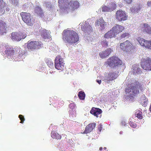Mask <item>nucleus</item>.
I'll list each match as a JSON object with an SVG mask.
<instances>
[{
	"instance_id": "obj_1",
	"label": "nucleus",
	"mask_w": 151,
	"mask_h": 151,
	"mask_svg": "<svg viewBox=\"0 0 151 151\" xmlns=\"http://www.w3.org/2000/svg\"><path fill=\"white\" fill-rule=\"evenodd\" d=\"M62 39L67 44L71 45L79 40L77 33L73 30H65L62 33Z\"/></svg>"
},
{
	"instance_id": "obj_2",
	"label": "nucleus",
	"mask_w": 151,
	"mask_h": 151,
	"mask_svg": "<svg viewBox=\"0 0 151 151\" xmlns=\"http://www.w3.org/2000/svg\"><path fill=\"white\" fill-rule=\"evenodd\" d=\"M58 3L60 8L66 11H74L79 6V3L77 1L59 0Z\"/></svg>"
},
{
	"instance_id": "obj_3",
	"label": "nucleus",
	"mask_w": 151,
	"mask_h": 151,
	"mask_svg": "<svg viewBox=\"0 0 151 151\" xmlns=\"http://www.w3.org/2000/svg\"><path fill=\"white\" fill-rule=\"evenodd\" d=\"M105 63L111 67L114 68L122 64V60L118 57L114 56L109 58Z\"/></svg>"
},
{
	"instance_id": "obj_4",
	"label": "nucleus",
	"mask_w": 151,
	"mask_h": 151,
	"mask_svg": "<svg viewBox=\"0 0 151 151\" xmlns=\"http://www.w3.org/2000/svg\"><path fill=\"white\" fill-rule=\"evenodd\" d=\"M64 61L61 57L58 55L57 56L55 60V66L56 69L62 71L64 68Z\"/></svg>"
},
{
	"instance_id": "obj_5",
	"label": "nucleus",
	"mask_w": 151,
	"mask_h": 151,
	"mask_svg": "<svg viewBox=\"0 0 151 151\" xmlns=\"http://www.w3.org/2000/svg\"><path fill=\"white\" fill-rule=\"evenodd\" d=\"M141 67L146 70H151V60L149 57L142 58L141 62Z\"/></svg>"
},
{
	"instance_id": "obj_6",
	"label": "nucleus",
	"mask_w": 151,
	"mask_h": 151,
	"mask_svg": "<svg viewBox=\"0 0 151 151\" xmlns=\"http://www.w3.org/2000/svg\"><path fill=\"white\" fill-rule=\"evenodd\" d=\"M11 35L12 40L19 41L22 39H24L27 36V34L24 32H13L12 33Z\"/></svg>"
},
{
	"instance_id": "obj_7",
	"label": "nucleus",
	"mask_w": 151,
	"mask_h": 151,
	"mask_svg": "<svg viewBox=\"0 0 151 151\" xmlns=\"http://www.w3.org/2000/svg\"><path fill=\"white\" fill-rule=\"evenodd\" d=\"M20 15L23 21L28 25L31 26L34 23V21L32 20L30 13L22 12Z\"/></svg>"
},
{
	"instance_id": "obj_8",
	"label": "nucleus",
	"mask_w": 151,
	"mask_h": 151,
	"mask_svg": "<svg viewBox=\"0 0 151 151\" xmlns=\"http://www.w3.org/2000/svg\"><path fill=\"white\" fill-rule=\"evenodd\" d=\"M42 43L40 41H29L27 42V48L30 50H35L40 49L42 45Z\"/></svg>"
},
{
	"instance_id": "obj_9",
	"label": "nucleus",
	"mask_w": 151,
	"mask_h": 151,
	"mask_svg": "<svg viewBox=\"0 0 151 151\" xmlns=\"http://www.w3.org/2000/svg\"><path fill=\"white\" fill-rule=\"evenodd\" d=\"M120 46L121 49L124 51L128 52L133 48V45L128 40L121 43Z\"/></svg>"
},
{
	"instance_id": "obj_10",
	"label": "nucleus",
	"mask_w": 151,
	"mask_h": 151,
	"mask_svg": "<svg viewBox=\"0 0 151 151\" xmlns=\"http://www.w3.org/2000/svg\"><path fill=\"white\" fill-rule=\"evenodd\" d=\"M115 16L116 19L119 21L126 20L127 18V15L125 12L120 9L116 11Z\"/></svg>"
},
{
	"instance_id": "obj_11",
	"label": "nucleus",
	"mask_w": 151,
	"mask_h": 151,
	"mask_svg": "<svg viewBox=\"0 0 151 151\" xmlns=\"http://www.w3.org/2000/svg\"><path fill=\"white\" fill-rule=\"evenodd\" d=\"M134 86L133 87L132 90H133V93L132 95H133L134 96H135L136 95L139 93V91L137 88H138L141 91H142L143 90L144 88H142V85L139 83L138 82L135 81L134 83Z\"/></svg>"
},
{
	"instance_id": "obj_12",
	"label": "nucleus",
	"mask_w": 151,
	"mask_h": 151,
	"mask_svg": "<svg viewBox=\"0 0 151 151\" xmlns=\"http://www.w3.org/2000/svg\"><path fill=\"white\" fill-rule=\"evenodd\" d=\"M124 28L123 26L116 24L112 28L111 30L116 36L122 32L124 29Z\"/></svg>"
},
{
	"instance_id": "obj_13",
	"label": "nucleus",
	"mask_w": 151,
	"mask_h": 151,
	"mask_svg": "<svg viewBox=\"0 0 151 151\" xmlns=\"http://www.w3.org/2000/svg\"><path fill=\"white\" fill-rule=\"evenodd\" d=\"M137 41L142 46L147 48L150 41H147L140 37L137 38Z\"/></svg>"
},
{
	"instance_id": "obj_14",
	"label": "nucleus",
	"mask_w": 151,
	"mask_h": 151,
	"mask_svg": "<svg viewBox=\"0 0 151 151\" xmlns=\"http://www.w3.org/2000/svg\"><path fill=\"white\" fill-rule=\"evenodd\" d=\"M110 7L106 6H103L101 7V10L103 12H110L113 10L115 9L116 7V5L114 4L111 3L109 6Z\"/></svg>"
},
{
	"instance_id": "obj_15",
	"label": "nucleus",
	"mask_w": 151,
	"mask_h": 151,
	"mask_svg": "<svg viewBox=\"0 0 151 151\" xmlns=\"http://www.w3.org/2000/svg\"><path fill=\"white\" fill-rule=\"evenodd\" d=\"M2 46H4L5 47L6 50H5V52L7 55L11 56L13 55L15 53V50L14 48H11L9 47L8 45H2Z\"/></svg>"
},
{
	"instance_id": "obj_16",
	"label": "nucleus",
	"mask_w": 151,
	"mask_h": 151,
	"mask_svg": "<svg viewBox=\"0 0 151 151\" xmlns=\"http://www.w3.org/2000/svg\"><path fill=\"white\" fill-rule=\"evenodd\" d=\"M96 125L95 123L89 124L86 126L85 130L83 134H87L91 132L94 129Z\"/></svg>"
},
{
	"instance_id": "obj_17",
	"label": "nucleus",
	"mask_w": 151,
	"mask_h": 151,
	"mask_svg": "<svg viewBox=\"0 0 151 151\" xmlns=\"http://www.w3.org/2000/svg\"><path fill=\"white\" fill-rule=\"evenodd\" d=\"M112 50L110 48H108L106 50L103 52H101L99 53L100 57L102 58H104L108 56L112 52Z\"/></svg>"
},
{
	"instance_id": "obj_18",
	"label": "nucleus",
	"mask_w": 151,
	"mask_h": 151,
	"mask_svg": "<svg viewBox=\"0 0 151 151\" xmlns=\"http://www.w3.org/2000/svg\"><path fill=\"white\" fill-rule=\"evenodd\" d=\"M102 112V110L99 108L93 107L90 111V113L97 117L98 116L101 114Z\"/></svg>"
},
{
	"instance_id": "obj_19",
	"label": "nucleus",
	"mask_w": 151,
	"mask_h": 151,
	"mask_svg": "<svg viewBox=\"0 0 151 151\" xmlns=\"http://www.w3.org/2000/svg\"><path fill=\"white\" fill-rule=\"evenodd\" d=\"M132 71L134 75H136L142 73V71L139 65H134L132 66Z\"/></svg>"
},
{
	"instance_id": "obj_20",
	"label": "nucleus",
	"mask_w": 151,
	"mask_h": 151,
	"mask_svg": "<svg viewBox=\"0 0 151 151\" xmlns=\"http://www.w3.org/2000/svg\"><path fill=\"white\" fill-rule=\"evenodd\" d=\"M142 29L143 32L151 34V27L148 24L144 23L142 28Z\"/></svg>"
},
{
	"instance_id": "obj_21",
	"label": "nucleus",
	"mask_w": 151,
	"mask_h": 151,
	"mask_svg": "<svg viewBox=\"0 0 151 151\" xmlns=\"http://www.w3.org/2000/svg\"><path fill=\"white\" fill-rule=\"evenodd\" d=\"M6 23L2 20H0V33L1 35L6 33Z\"/></svg>"
},
{
	"instance_id": "obj_22",
	"label": "nucleus",
	"mask_w": 151,
	"mask_h": 151,
	"mask_svg": "<svg viewBox=\"0 0 151 151\" xmlns=\"http://www.w3.org/2000/svg\"><path fill=\"white\" fill-rule=\"evenodd\" d=\"M41 36L45 39H49L50 38V35L49 31L45 29H43L41 30Z\"/></svg>"
},
{
	"instance_id": "obj_23",
	"label": "nucleus",
	"mask_w": 151,
	"mask_h": 151,
	"mask_svg": "<svg viewBox=\"0 0 151 151\" xmlns=\"http://www.w3.org/2000/svg\"><path fill=\"white\" fill-rule=\"evenodd\" d=\"M116 77L115 73L112 72L109 73L108 75L106 76V79L108 81H110L115 79Z\"/></svg>"
},
{
	"instance_id": "obj_24",
	"label": "nucleus",
	"mask_w": 151,
	"mask_h": 151,
	"mask_svg": "<svg viewBox=\"0 0 151 151\" xmlns=\"http://www.w3.org/2000/svg\"><path fill=\"white\" fill-rule=\"evenodd\" d=\"M35 12L38 15L40 16L41 17H42L44 16V13L42 10L40 6H36L35 8Z\"/></svg>"
},
{
	"instance_id": "obj_25",
	"label": "nucleus",
	"mask_w": 151,
	"mask_h": 151,
	"mask_svg": "<svg viewBox=\"0 0 151 151\" xmlns=\"http://www.w3.org/2000/svg\"><path fill=\"white\" fill-rule=\"evenodd\" d=\"M82 30L85 33H89L92 32L93 29L90 25H88L86 26H83L82 27Z\"/></svg>"
},
{
	"instance_id": "obj_26",
	"label": "nucleus",
	"mask_w": 151,
	"mask_h": 151,
	"mask_svg": "<svg viewBox=\"0 0 151 151\" xmlns=\"http://www.w3.org/2000/svg\"><path fill=\"white\" fill-rule=\"evenodd\" d=\"M115 36L112 30L111 29L109 31L105 34L104 35V37L106 38H111L112 37H115Z\"/></svg>"
},
{
	"instance_id": "obj_27",
	"label": "nucleus",
	"mask_w": 151,
	"mask_h": 151,
	"mask_svg": "<svg viewBox=\"0 0 151 151\" xmlns=\"http://www.w3.org/2000/svg\"><path fill=\"white\" fill-rule=\"evenodd\" d=\"M133 86H134V83H132L131 85H128V88H126L125 90L126 93H129L132 91L131 93H130V94L132 96H134L133 95H132L133 93V90L132 89Z\"/></svg>"
},
{
	"instance_id": "obj_28",
	"label": "nucleus",
	"mask_w": 151,
	"mask_h": 151,
	"mask_svg": "<svg viewBox=\"0 0 151 151\" xmlns=\"http://www.w3.org/2000/svg\"><path fill=\"white\" fill-rule=\"evenodd\" d=\"M51 137L53 139H61V136L57 132L55 131H52L51 133Z\"/></svg>"
},
{
	"instance_id": "obj_29",
	"label": "nucleus",
	"mask_w": 151,
	"mask_h": 151,
	"mask_svg": "<svg viewBox=\"0 0 151 151\" xmlns=\"http://www.w3.org/2000/svg\"><path fill=\"white\" fill-rule=\"evenodd\" d=\"M78 96L80 100H83L85 99L86 95L84 92L81 91L78 92Z\"/></svg>"
},
{
	"instance_id": "obj_30",
	"label": "nucleus",
	"mask_w": 151,
	"mask_h": 151,
	"mask_svg": "<svg viewBox=\"0 0 151 151\" xmlns=\"http://www.w3.org/2000/svg\"><path fill=\"white\" fill-rule=\"evenodd\" d=\"M105 22H104V20L103 19L102 17H101L99 19L97 20L95 22V24L96 26H99V25H100L101 24H103Z\"/></svg>"
},
{
	"instance_id": "obj_31",
	"label": "nucleus",
	"mask_w": 151,
	"mask_h": 151,
	"mask_svg": "<svg viewBox=\"0 0 151 151\" xmlns=\"http://www.w3.org/2000/svg\"><path fill=\"white\" fill-rule=\"evenodd\" d=\"M135 115L138 118L141 119L142 118V112L139 110L137 111L135 113Z\"/></svg>"
},
{
	"instance_id": "obj_32",
	"label": "nucleus",
	"mask_w": 151,
	"mask_h": 151,
	"mask_svg": "<svg viewBox=\"0 0 151 151\" xmlns=\"http://www.w3.org/2000/svg\"><path fill=\"white\" fill-rule=\"evenodd\" d=\"M129 33H128L125 32L124 33H123L121 35V38H124L126 37L127 38L129 37Z\"/></svg>"
},
{
	"instance_id": "obj_33",
	"label": "nucleus",
	"mask_w": 151,
	"mask_h": 151,
	"mask_svg": "<svg viewBox=\"0 0 151 151\" xmlns=\"http://www.w3.org/2000/svg\"><path fill=\"white\" fill-rule=\"evenodd\" d=\"M19 117L21 120L20 123H23L24 121L25 120V119L24 116L20 114L19 115Z\"/></svg>"
},
{
	"instance_id": "obj_34",
	"label": "nucleus",
	"mask_w": 151,
	"mask_h": 151,
	"mask_svg": "<svg viewBox=\"0 0 151 151\" xmlns=\"http://www.w3.org/2000/svg\"><path fill=\"white\" fill-rule=\"evenodd\" d=\"M129 124L131 127L133 128H135L137 127L136 124L134 122H129Z\"/></svg>"
},
{
	"instance_id": "obj_35",
	"label": "nucleus",
	"mask_w": 151,
	"mask_h": 151,
	"mask_svg": "<svg viewBox=\"0 0 151 151\" xmlns=\"http://www.w3.org/2000/svg\"><path fill=\"white\" fill-rule=\"evenodd\" d=\"M14 49L15 50V53H19L20 52L21 49L19 47H16L14 48Z\"/></svg>"
},
{
	"instance_id": "obj_36",
	"label": "nucleus",
	"mask_w": 151,
	"mask_h": 151,
	"mask_svg": "<svg viewBox=\"0 0 151 151\" xmlns=\"http://www.w3.org/2000/svg\"><path fill=\"white\" fill-rule=\"evenodd\" d=\"M69 107L70 109H73L75 107V105L74 103H71L69 104Z\"/></svg>"
},
{
	"instance_id": "obj_37",
	"label": "nucleus",
	"mask_w": 151,
	"mask_h": 151,
	"mask_svg": "<svg viewBox=\"0 0 151 151\" xmlns=\"http://www.w3.org/2000/svg\"><path fill=\"white\" fill-rule=\"evenodd\" d=\"M64 101L62 100H60L58 101L59 107L63 106L64 104Z\"/></svg>"
},
{
	"instance_id": "obj_38",
	"label": "nucleus",
	"mask_w": 151,
	"mask_h": 151,
	"mask_svg": "<svg viewBox=\"0 0 151 151\" xmlns=\"http://www.w3.org/2000/svg\"><path fill=\"white\" fill-rule=\"evenodd\" d=\"M106 24L105 22L103 23V24H101L100 25V27H101V29L103 30L105 29L106 28Z\"/></svg>"
},
{
	"instance_id": "obj_39",
	"label": "nucleus",
	"mask_w": 151,
	"mask_h": 151,
	"mask_svg": "<svg viewBox=\"0 0 151 151\" xmlns=\"http://www.w3.org/2000/svg\"><path fill=\"white\" fill-rule=\"evenodd\" d=\"M108 42L104 41L102 42V44L104 46H106V47H107L108 46Z\"/></svg>"
},
{
	"instance_id": "obj_40",
	"label": "nucleus",
	"mask_w": 151,
	"mask_h": 151,
	"mask_svg": "<svg viewBox=\"0 0 151 151\" xmlns=\"http://www.w3.org/2000/svg\"><path fill=\"white\" fill-rule=\"evenodd\" d=\"M102 125L101 124H100L98 126V129L99 131V132H101L102 130Z\"/></svg>"
},
{
	"instance_id": "obj_41",
	"label": "nucleus",
	"mask_w": 151,
	"mask_h": 151,
	"mask_svg": "<svg viewBox=\"0 0 151 151\" xmlns=\"http://www.w3.org/2000/svg\"><path fill=\"white\" fill-rule=\"evenodd\" d=\"M125 3L128 4H130L132 1V0H123Z\"/></svg>"
},
{
	"instance_id": "obj_42",
	"label": "nucleus",
	"mask_w": 151,
	"mask_h": 151,
	"mask_svg": "<svg viewBox=\"0 0 151 151\" xmlns=\"http://www.w3.org/2000/svg\"><path fill=\"white\" fill-rule=\"evenodd\" d=\"M130 10H131V12H132L134 13V12H135V8L131 7L130 8Z\"/></svg>"
},
{
	"instance_id": "obj_43",
	"label": "nucleus",
	"mask_w": 151,
	"mask_h": 151,
	"mask_svg": "<svg viewBox=\"0 0 151 151\" xmlns=\"http://www.w3.org/2000/svg\"><path fill=\"white\" fill-rule=\"evenodd\" d=\"M149 42L147 48L151 49V41H150Z\"/></svg>"
},
{
	"instance_id": "obj_44",
	"label": "nucleus",
	"mask_w": 151,
	"mask_h": 151,
	"mask_svg": "<svg viewBox=\"0 0 151 151\" xmlns=\"http://www.w3.org/2000/svg\"><path fill=\"white\" fill-rule=\"evenodd\" d=\"M147 5L148 6H151V1L147 2Z\"/></svg>"
},
{
	"instance_id": "obj_45",
	"label": "nucleus",
	"mask_w": 151,
	"mask_h": 151,
	"mask_svg": "<svg viewBox=\"0 0 151 151\" xmlns=\"http://www.w3.org/2000/svg\"><path fill=\"white\" fill-rule=\"evenodd\" d=\"M96 81L99 84H100L101 82V81L100 80H97Z\"/></svg>"
},
{
	"instance_id": "obj_46",
	"label": "nucleus",
	"mask_w": 151,
	"mask_h": 151,
	"mask_svg": "<svg viewBox=\"0 0 151 151\" xmlns=\"http://www.w3.org/2000/svg\"><path fill=\"white\" fill-rule=\"evenodd\" d=\"M53 63L52 62H50V65L49 66V67H50V66H53Z\"/></svg>"
},
{
	"instance_id": "obj_47",
	"label": "nucleus",
	"mask_w": 151,
	"mask_h": 151,
	"mask_svg": "<svg viewBox=\"0 0 151 151\" xmlns=\"http://www.w3.org/2000/svg\"><path fill=\"white\" fill-rule=\"evenodd\" d=\"M121 124H122V125L124 124H124H125V122H121Z\"/></svg>"
},
{
	"instance_id": "obj_48",
	"label": "nucleus",
	"mask_w": 151,
	"mask_h": 151,
	"mask_svg": "<svg viewBox=\"0 0 151 151\" xmlns=\"http://www.w3.org/2000/svg\"><path fill=\"white\" fill-rule=\"evenodd\" d=\"M1 2L2 4H4V2H3V1H1V0H0V3Z\"/></svg>"
},
{
	"instance_id": "obj_49",
	"label": "nucleus",
	"mask_w": 151,
	"mask_h": 151,
	"mask_svg": "<svg viewBox=\"0 0 151 151\" xmlns=\"http://www.w3.org/2000/svg\"><path fill=\"white\" fill-rule=\"evenodd\" d=\"M2 118V114H0V119H1Z\"/></svg>"
},
{
	"instance_id": "obj_50",
	"label": "nucleus",
	"mask_w": 151,
	"mask_h": 151,
	"mask_svg": "<svg viewBox=\"0 0 151 151\" xmlns=\"http://www.w3.org/2000/svg\"><path fill=\"white\" fill-rule=\"evenodd\" d=\"M102 150V148L101 147L99 148V150Z\"/></svg>"
},
{
	"instance_id": "obj_51",
	"label": "nucleus",
	"mask_w": 151,
	"mask_h": 151,
	"mask_svg": "<svg viewBox=\"0 0 151 151\" xmlns=\"http://www.w3.org/2000/svg\"><path fill=\"white\" fill-rule=\"evenodd\" d=\"M149 109H150V111H151V105H150V107L149 108Z\"/></svg>"
},
{
	"instance_id": "obj_52",
	"label": "nucleus",
	"mask_w": 151,
	"mask_h": 151,
	"mask_svg": "<svg viewBox=\"0 0 151 151\" xmlns=\"http://www.w3.org/2000/svg\"><path fill=\"white\" fill-rule=\"evenodd\" d=\"M104 150H106V147H104Z\"/></svg>"
},
{
	"instance_id": "obj_53",
	"label": "nucleus",
	"mask_w": 151,
	"mask_h": 151,
	"mask_svg": "<svg viewBox=\"0 0 151 151\" xmlns=\"http://www.w3.org/2000/svg\"><path fill=\"white\" fill-rule=\"evenodd\" d=\"M4 7V6H1V7L3 8V7Z\"/></svg>"
}]
</instances>
